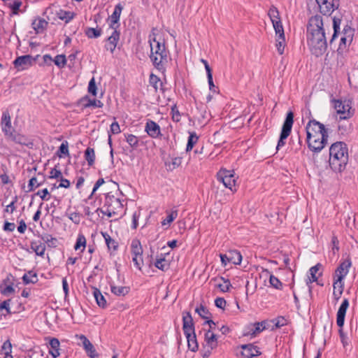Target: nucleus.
Instances as JSON below:
<instances>
[{"label":"nucleus","mask_w":358,"mask_h":358,"mask_svg":"<svg viewBox=\"0 0 358 358\" xmlns=\"http://www.w3.org/2000/svg\"><path fill=\"white\" fill-rule=\"evenodd\" d=\"M97 87L95 83V79L93 77L89 82L88 85V92L92 94L93 96H96Z\"/></svg>","instance_id":"052dcab7"},{"label":"nucleus","mask_w":358,"mask_h":358,"mask_svg":"<svg viewBox=\"0 0 358 358\" xmlns=\"http://www.w3.org/2000/svg\"><path fill=\"white\" fill-rule=\"evenodd\" d=\"M332 102L334 109L339 115L340 120H347L353 115L354 112L349 100L334 99Z\"/></svg>","instance_id":"6e6552de"},{"label":"nucleus","mask_w":358,"mask_h":358,"mask_svg":"<svg viewBox=\"0 0 358 358\" xmlns=\"http://www.w3.org/2000/svg\"><path fill=\"white\" fill-rule=\"evenodd\" d=\"M355 30L349 26H345L342 32V36L352 41Z\"/></svg>","instance_id":"864d4df0"},{"label":"nucleus","mask_w":358,"mask_h":358,"mask_svg":"<svg viewBox=\"0 0 358 358\" xmlns=\"http://www.w3.org/2000/svg\"><path fill=\"white\" fill-rule=\"evenodd\" d=\"M68 217L76 224H79L81 220V215L77 212L69 213Z\"/></svg>","instance_id":"680f3d73"},{"label":"nucleus","mask_w":358,"mask_h":358,"mask_svg":"<svg viewBox=\"0 0 358 358\" xmlns=\"http://www.w3.org/2000/svg\"><path fill=\"white\" fill-rule=\"evenodd\" d=\"M74 15V13L70 11L60 10L58 13V17L62 20H64L66 23L73 20Z\"/></svg>","instance_id":"c03bdc74"},{"label":"nucleus","mask_w":358,"mask_h":358,"mask_svg":"<svg viewBox=\"0 0 358 358\" xmlns=\"http://www.w3.org/2000/svg\"><path fill=\"white\" fill-rule=\"evenodd\" d=\"M131 255L134 256L143 255V248L138 239L134 238L132 240L131 243Z\"/></svg>","instance_id":"2f4dec72"},{"label":"nucleus","mask_w":358,"mask_h":358,"mask_svg":"<svg viewBox=\"0 0 358 358\" xmlns=\"http://www.w3.org/2000/svg\"><path fill=\"white\" fill-rule=\"evenodd\" d=\"M155 266L163 271H167L169 268L170 264L165 258L157 259L155 262Z\"/></svg>","instance_id":"a19ab883"},{"label":"nucleus","mask_w":358,"mask_h":358,"mask_svg":"<svg viewBox=\"0 0 358 358\" xmlns=\"http://www.w3.org/2000/svg\"><path fill=\"white\" fill-rule=\"evenodd\" d=\"M229 262L239 265L242 262V255L238 250H230L228 252Z\"/></svg>","instance_id":"c756f323"},{"label":"nucleus","mask_w":358,"mask_h":358,"mask_svg":"<svg viewBox=\"0 0 358 358\" xmlns=\"http://www.w3.org/2000/svg\"><path fill=\"white\" fill-rule=\"evenodd\" d=\"M306 143L310 150L321 151L327 143L328 131L325 126L315 119L308 121L306 126Z\"/></svg>","instance_id":"f03ea898"},{"label":"nucleus","mask_w":358,"mask_h":358,"mask_svg":"<svg viewBox=\"0 0 358 358\" xmlns=\"http://www.w3.org/2000/svg\"><path fill=\"white\" fill-rule=\"evenodd\" d=\"M36 195L39 196L43 201H48L50 198V193L47 188L38 191Z\"/></svg>","instance_id":"774afa93"},{"label":"nucleus","mask_w":358,"mask_h":358,"mask_svg":"<svg viewBox=\"0 0 358 358\" xmlns=\"http://www.w3.org/2000/svg\"><path fill=\"white\" fill-rule=\"evenodd\" d=\"M178 217V210H173L167 215L166 217L162 221V225H169Z\"/></svg>","instance_id":"37998d69"},{"label":"nucleus","mask_w":358,"mask_h":358,"mask_svg":"<svg viewBox=\"0 0 358 358\" xmlns=\"http://www.w3.org/2000/svg\"><path fill=\"white\" fill-rule=\"evenodd\" d=\"M48 26V22L40 17H36L31 22V27L36 34L43 32Z\"/></svg>","instance_id":"5701e85b"},{"label":"nucleus","mask_w":358,"mask_h":358,"mask_svg":"<svg viewBox=\"0 0 358 358\" xmlns=\"http://www.w3.org/2000/svg\"><path fill=\"white\" fill-rule=\"evenodd\" d=\"M126 141L131 148H136L138 145V139L135 135L127 134Z\"/></svg>","instance_id":"3c124183"},{"label":"nucleus","mask_w":358,"mask_h":358,"mask_svg":"<svg viewBox=\"0 0 358 358\" xmlns=\"http://www.w3.org/2000/svg\"><path fill=\"white\" fill-rule=\"evenodd\" d=\"M204 340L207 346L211 350L217 348V338L216 334H215L212 330L210 329L205 333Z\"/></svg>","instance_id":"b1692460"},{"label":"nucleus","mask_w":358,"mask_h":358,"mask_svg":"<svg viewBox=\"0 0 358 358\" xmlns=\"http://www.w3.org/2000/svg\"><path fill=\"white\" fill-rule=\"evenodd\" d=\"M269 283L273 288H275L276 289L282 290L283 288L282 283L280 282V280L277 277H275L273 274L270 275Z\"/></svg>","instance_id":"a18cd8bd"},{"label":"nucleus","mask_w":358,"mask_h":358,"mask_svg":"<svg viewBox=\"0 0 358 358\" xmlns=\"http://www.w3.org/2000/svg\"><path fill=\"white\" fill-rule=\"evenodd\" d=\"M294 123V113L292 111L287 113L286 118L282 124V130L280 132V138L278 141L276 150H278L280 148L285 145V140L289 136L292 131V128Z\"/></svg>","instance_id":"1a4fd4ad"},{"label":"nucleus","mask_w":358,"mask_h":358,"mask_svg":"<svg viewBox=\"0 0 358 358\" xmlns=\"http://www.w3.org/2000/svg\"><path fill=\"white\" fill-rule=\"evenodd\" d=\"M182 157H171L170 161H166L164 162L165 167L168 171H173V170L178 168L182 164Z\"/></svg>","instance_id":"393cba45"},{"label":"nucleus","mask_w":358,"mask_h":358,"mask_svg":"<svg viewBox=\"0 0 358 358\" xmlns=\"http://www.w3.org/2000/svg\"><path fill=\"white\" fill-rule=\"evenodd\" d=\"M195 312L203 319H208L210 315L207 308L202 304H200L196 308Z\"/></svg>","instance_id":"49530a36"},{"label":"nucleus","mask_w":358,"mask_h":358,"mask_svg":"<svg viewBox=\"0 0 358 358\" xmlns=\"http://www.w3.org/2000/svg\"><path fill=\"white\" fill-rule=\"evenodd\" d=\"M7 139L12 141L17 144L25 145L27 147L31 146L33 145V143L30 138H29L26 135L16 132L15 131L13 134H10V136L7 138Z\"/></svg>","instance_id":"6ab92c4d"},{"label":"nucleus","mask_w":358,"mask_h":358,"mask_svg":"<svg viewBox=\"0 0 358 358\" xmlns=\"http://www.w3.org/2000/svg\"><path fill=\"white\" fill-rule=\"evenodd\" d=\"M101 235L105 240L108 250L112 252L116 251L118 248V243L113 239L107 232L101 231Z\"/></svg>","instance_id":"a878e982"},{"label":"nucleus","mask_w":358,"mask_h":358,"mask_svg":"<svg viewBox=\"0 0 358 358\" xmlns=\"http://www.w3.org/2000/svg\"><path fill=\"white\" fill-rule=\"evenodd\" d=\"M55 64L59 69L64 68L66 64V59L64 55H57L54 59Z\"/></svg>","instance_id":"de8ad7c7"},{"label":"nucleus","mask_w":358,"mask_h":358,"mask_svg":"<svg viewBox=\"0 0 358 358\" xmlns=\"http://www.w3.org/2000/svg\"><path fill=\"white\" fill-rule=\"evenodd\" d=\"M86 247V238L83 234H78L74 249L76 250H80L81 248V252H83Z\"/></svg>","instance_id":"4c0bfd02"},{"label":"nucleus","mask_w":358,"mask_h":358,"mask_svg":"<svg viewBox=\"0 0 358 358\" xmlns=\"http://www.w3.org/2000/svg\"><path fill=\"white\" fill-rule=\"evenodd\" d=\"M110 290L113 294L116 296H125L129 292V287L125 286H115L112 285L110 287Z\"/></svg>","instance_id":"f704fd0d"},{"label":"nucleus","mask_w":358,"mask_h":358,"mask_svg":"<svg viewBox=\"0 0 358 358\" xmlns=\"http://www.w3.org/2000/svg\"><path fill=\"white\" fill-rule=\"evenodd\" d=\"M62 176V174L61 171L57 169L56 166L55 168L52 169L50 171L49 178L50 179H59Z\"/></svg>","instance_id":"69168bd1"},{"label":"nucleus","mask_w":358,"mask_h":358,"mask_svg":"<svg viewBox=\"0 0 358 358\" xmlns=\"http://www.w3.org/2000/svg\"><path fill=\"white\" fill-rule=\"evenodd\" d=\"M149 83L151 86L154 87L155 91L157 92L159 88V83H160V79L156 75L151 73L149 78Z\"/></svg>","instance_id":"6e6d98bb"},{"label":"nucleus","mask_w":358,"mask_h":358,"mask_svg":"<svg viewBox=\"0 0 358 358\" xmlns=\"http://www.w3.org/2000/svg\"><path fill=\"white\" fill-rule=\"evenodd\" d=\"M93 295L99 307L105 308L107 306L106 300L99 289L93 287Z\"/></svg>","instance_id":"c85d7f7f"},{"label":"nucleus","mask_w":358,"mask_h":358,"mask_svg":"<svg viewBox=\"0 0 358 358\" xmlns=\"http://www.w3.org/2000/svg\"><path fill=\"white\" fill-rule=\"evenodd\" d=\"M34 61V59L31 55H23L17 57L13 61V65L15 68L17 69V71H23L30 67L32 65Z\"/></svg>","instance_id":"4468645a"},{"label":"nucleus","mask_w":358,"mask_h":358,"mask_svg":"<svg viewBox=\"0 0 358 358\" xmlns=\"http://www.w3.org/2000/svg\"><path fill=\"white\" fill-rule=\"evenodd\" d=\"M266 322L265 321L248 324L244 328L243 335L244 336L255 337L266 329Z\"/></svg>","instance_id":"ddd939ff"},{"label":"nucleus","mask_w":358,"mask_h":358,"mask_svg":"<svg viewBox=\"0 0 358 358\" xmlns=\"http://www.w3.org/2000/svg\"><path fill=\"white\" fill-rule=\"evenodd\" d=\"M217 180L221 182L225 187L232 192H236L234 188L236 185V178L234 171L221 169L217 174Z\"/></svg>","instance_id":"9b49d317"},{"label":"nucleus","mask_w":358,"mask_h":358,"mask_svg":"<svg viewBox=\"0 0 358 358\" xmlns=\"http://www.w3.org/2000/svg\"><path fill=\"white\" fill-rule=\"evenodd\" d=\"M43 240L46 243L48 246L55 247L57 242V239L52 237L51 235H47L43 238Z\"/></svg>","instance_id":"338daca9"},{"label":"nucleus","mask_w":358,"mask_h":358,"mask_svg":"<svg viewBox=\"0 0 358 358\" xmlns=\"http://www.w3.org/2000/svg\"><path fill=\"white\" fill-rule=\"evenodd\" d=\"M182 330L187 341L188 348L192 352L197 351L199 345L196 337L193 318L189 312L182 313Z\"/></svg>","instance_id":"423d86ee"},{"label":"nucleus","mask_w":358,"mask_h":358,"mask_svg":"<svg viewBox=\"0 0 358 358\" xmlns=\"http://www.w3.org/2000/svg\"><path fill=\"white\" fill-rule=\"evenodd\" d=\"M84 157L87 162L88 166H93L96 158L94 149L90 147L87 148V149L85 150Z\"/></svg>","instance_id":"473e14b6"},{"label":"nucleus","mask_w":358,"mask_h":358,"mask_svg":"<svg viewBox=\"0 0 358 358\" xmlns=\"http://www.w3.org/2000/svg\"><path fill=\"white\" fill-rule=\"evenodd\" d=\"M1 352L4 355L11 354L12 345L9 340L6 341L1 346Z\"/></svg>","instance_id":"13d9d810"},{"label":"nucleus","mask_w":358,"mask_h":358,"mask_svg":"<svg viewBox=\"0 0 358 358\" xmlns=\"http://www.w3.org/2000/svg\"><path fill=\"white\" fill-rule=\"evenodd\" d=\"M22 280L24 284H34L38 281V277L35 272L33 271H29L27 273H24L22 276Z\"/></svg>","instance_id":"72a5a7b5"},{"label":"nucleus","mask_w":358,"mask_h":358,"mask_svg":"<svg viewBox=\"0 0 358 358\" xmlns=\"http://www.w3.org/2000/svg\"><path fill=\"white\" fill-rule=\"evenodd\" d=\"M79 340L82 343L83 347L87 355L91 358H97V354L94 346L85 335H80Z\"/></svg>","instance_id":"a211bd4d"},{"label":"nucleus","mask_w":358,"mask_h":358,"mask_svg":"<svg viewBox=\"0 0 358 358\" xmlns=\"http://www.w3.org/2000/svg\"><path fill=\"white\" fill-rule=\"evenodd\" d=\"M155 28H152L149 35L150 46V59L153 65L159 71H165V65L168 62V51L166 50L164 43L157 41L155 34Z\"/></svg>","instance_id":"7ed1b4c3"},{"label":"nucleus","mask_w":358,"mask_h":358,"mask_svg":"<svg viewBox=\"0 0 358 358\" xmlns=\"http://www.w3.org/2000/svg\"><path fill=\"white\" fill-rule=\"evenodd\" d=\"M350 266L351 261L350 259H346L341 262L335 271L334 278H337V281L344 280L349 272V268Z\"/></svg>","instance_id":"2eb2a0df"},{"label":"nucleus","mask_w":358,"mask_h":358,"mask_svg":"<svg viewBox=\"0 0 358 358\" xmlns=\"http://www.w3.org/2000/svg\"><path fill=\"white\" fill-rule=\"evenodd\" d=\"M348 162V149L344 142L333 143L329 148V166L335 172H341Z\"/></svg>","instance_id":"20e7f679"},{"label":"nucleus","mask_w":358,"mask_h":358,"mask_svg":"<svg viewBox=\"0 0 358 358\" xmlns=\"http://www.w3.org/2000/svg\"><path fill=\"white\" fill-rule=\"evenodd\" d=\"M215 282V287H217L222 292H227L232 287L231 283L229 279L222 276H218L212 279Z\"/></svg>","instance_id":"412c9836"},{"label":"nucleus","mask_w":358,"mask_h":358,"mask_svg":"<svg viewBox=\"0 0 358 358\" xmlns=\"http://www.w3.org/2000/svg\"><path fill=\"white\" fill-rule=\"evenodd\" d=\"M268 15L272 22L276 36H285L284 28L278 9L275 6H271L268 11Z\"/></svg>","instance_id":"9d476101"},{"label":"nucleus","mask_w":358,"mask_h":358,"mask_svg":"<svg viewBox=\"0 0 358 358\" xmlns=\"http://www.w3.org/2000/svg\"><path fill=\"white\" fill-rule=\"evenodd\" d=\"M351 43V41L341 36L340 39V43L338 48V52H343L346 49L347 46L350 45Z\"/></svg>","instance_id":"603ef678"},{"label":"nucleus","mask_w":358,"mask_h":358,"mask_svg":"<svg viewBox=\"0 0 358 358\" xmlns=\"http://www.w3.org/2000/svg\"><path fill=\"white\" fill-rule=\"evenodd\" d=\"M318 4L320 11L324 15H330L338 8V0H315Z\"/></svg>","instance_id":"f8f14e48"},{"label":"nucleus","mask_w":358,"mask_h":358,"mask_svg":"<svg viewBox=\"0 0 358 358\" xmlns=\"http://www.w3.org/2000/svg\"><path fill=\"white\" fill-rule=\"evenodd\" d=\"M82 101L85 102L83 104L85 108H102L103 106V103L101 101L95 99H91L87 96L83 97Z\"/></svg>","instance_id":"7c9ffc66"},{"label":"nucleus","mask_w":358,"mask_h":358,"mask_svg":"<svg viewBox=\"0 0 358 358\" xmlns=\"http://www.w3.org/2000/svg\"><path fill=\"white\" fill-rule=\"evenodd\" d=\"M243 351L241 355L244 358H253L257 357L262 354L259 348L254 344H245L241 345Z\"/></svg>","instance_id":"dca6fc26"},{"label":"nucleus","mask_w":358,"mask_h":358,"mask_svg":"<svg viewBox=\"0 0 358 358\" xmlns=\"http://www.w3.org/2000/svg\"><path fill=\"white\" fill-rule=\"evenodd\" d=\"M101 29L88 27L85 29V34L89 38H96L101 35Z\"/></svg>","instance_id":"ea45409f"},{"label":"nucleus","mask_w":358,"mask_h":358,"mask_svg":"<svg viewBox=\"0 0 358 358\" xmlns=\"http://www.w3.org/2000/svg\"><path fill=\"white\" fill-rule=\"evenodd\" d=\"M324 22L319 15L312 16L307 24V42L310 52L316 57L322 56L327 50Z\"/></svg>","instance_id":"f257e3e1"},{"label":"nucleus","mask_w":358,"mask_h":358,"mask_svg":"<svg viewBox=\"0 0 358 358\" xmlns=\"http://www.w3.org/2000/svg\"><path fill=\"white\" fill-rule=\"evenodd\" d=\"M145 131L152 138H157L162 136L160 127L151 120L146 122Z\"/></svg>","instance_id":"f3484780"},{"label":"nucleus","mask_w":358,"mask_h":358,"mask_svg":"<svg viewBox=\"0 0 358 358\" xmlns=\"http://www.w3.org/2000/svg\"><path fill=\"white\" fill-rule=\"evenodd\" d=\"M340 24H341V20L339 19H336V18L333 19L334 34L330 40V45L332 44V43L334 42V41L335 40V38L337 36V34L340 29Z\"/></svg>","instance_id":"09e8293b"},{"label":"nucleus","mask_w":358,"mask_h":358,"mask_svg":"<svg viewBox=\"0 0 358 358\" xmlns=\"http://www.w3.org/2000/svg\"><path fill=\"white\" fill-rule=\"evenodd\" d=\"M22 5V2L18 0L14 1L12 3L9 4V7L12 10L13 15H17L19 12V9Z\"/></svg>","instance_id":"bf43d9fd"},{"label":"nucleus","mask_w":358,"mask_h":358,"mask_svg":"<svg viewBox=\"0 0 358 358\" xmlns=\"http://www.w3.org/2000/svg\"><path fill=\"white\" fill-rule=\"evenodd\" d=\"M132 262L136 268L138 270L141 269V266L143 265V257L142 255L134 256L132 255Z\"/></svg>","instance_id":"e2e57ef3"},{"label":"nucleus","mask_w":358,"mask_h":358,"mask_svg":"<svg viewBox=\"0 0 358 358\" xmlns=\"http://www.w3.org/2000/svg\"><path fill=\"white\" fill-rule=\"evenodd\" d=\"M349 307V301L348 299H344L338 310L336 314V324L339 327L338 334L341 338V341L343 343V346L345 347L348 345V336L343 332V327L345 322V317L347 312V310Z\"/></svg>","instance_id":"0eeeda50"},{"label":"nucleus","mask_w":358,"mask_h":358,"mask_svg":"<svg viewBox=\"0 0 358 358\" xmlns=\"http://www.w3.org/2000/svg\"><path fill=\"white\" fill-rule=\"evenodd\" d=\"M334 289H338V296H341L343 292L344 288V282L343 280H341V281H337V278H334V283H333Z\"/></svg>","instance_id":"4d7b16f0"},{"label":"nucleus","mask_w":358,"mask_h":358,"mask_svg":"<svg viewBox=\"0 0 358 358\" xmlns=\"http://www.w3.org/2000/svg\"><path fill=\"white\" fill-rule=\"evenodd\" d=\"M199 137L195 132L189 133L186 146V152H189L192 150L194 145L197 143Z\"/></svg>","instance_id":"58836bf2"},{"label":"nucleus","mask_w":358,"mask_h":358,"mask_svg":"<svg viewBox=\"0 0 358 358\" xmlns=\"http://www.w3.org/2000/svg\"><path fill=\"white\" fill-rule=\"evenodd\" d=\"M31 249L40 257H43L45 251V245L40 241H32L30 245Z\"/></svg>","instance_id":"cd10ccee"},{"label":"nucleus","mask_w":358,"mask_h":358,"mask_svg":"<svg viewBox=\"0 0 358 358\" xmlns=\"http://www.w3.org/2000/svg\"><path fill=\"white\" fill-rule=\"evenodd\" d=\"M120 33L117 29H114L110 36L107 39V43L105 45V48L109 50L110 53H113L117 43L120 40Z\"/></svg>","instance_id":"aec40b11"},{"label":"nucleus","mask_w":358,"mask_h":358,"mask_svg":"<svg viewBox=\"0 0 358 358\" xmlns=\"http://www.w3.org/2000/svg\"><path fill=\"white\" fill-rule=\"evenodd\" d=\"M1 124L2 131L3 132L6 138L10 136V134H13L15 131V130L12 127L11 122L4 123V124Z\"/></svg>","instance_id":"8fccbe9b"},{"label":"nucleus","mask_w":358,"mask_h":358,"mask_svg":"<svg viewBox=\"0 0 358 358\" xmlns=\"http://www.w3.org/2000/svg\"><path fill=\"white\" fill-rule=\"evenodd\" d=\"M57 155L62 158L63 157L62 155L69 156V143L66 141H64L62 142V143L60 145L57 152Z\"/></svg>","instance_id":"79ce46f5"},{"label":"nucleus","mask_w":358,"mask_h":358,"mask_svg":"<svg viewBox=\"0 0 358 358\" xmlns=\"http://www.w3.org/2000/svg\"><path fill=\"white\" fill-rule=\"evenodd\" d=\"M322 267V264L318 263L314 266H312L309 269V273L310 275V277L308 278V280L306 282V284L308 285L310 283H312L313 282H316L317 280V277L316 276V273L319 271V269Z\"/></svg>","instance_id":"c9c22d12"},{"label":"nucleus","mask_w":358,"mask_h":358,"mask_svg":"<svg viewBox=\"0 0 358 358\" xmlns=\"http://www.w3.org/2000/svg\"><path fill=\"white\" fill-rule=\"evenodd\" d=\"M123 10V6L119 3H117L114 8L113 13L111 14L110 16H109V20H110V27L112 29H116L114 27V25L115 24H117L120 21V15L122 13V11Z\"/></svg>","instance_id":"4be33fe9"},{"label":"nucleus","mask_w":358,"mask_h":358,"mask_svg":"<svg viewBox=\"0 0 358 358\" xmlns=\"http://www.w3.org/2000/svg\"><path fill=\"white\" fill-rule=\"evenodd\" d=\"M275 47L277 48L278 52L280 55H282L284 53L285 47V36H278L275 37Z\"/></svg>","instance_id":"e433bc0d"},{"label":"nucleus","mask_w":358,"mask_h":358,"mask_svg":"<svg viewBox=\"0 0 358 358\" xmlns=\"http://www.w3.org/2000/svg\"><path fill=\"white\" fill-rule=\"evenodd\" d=\"M98 210L108 217L121 216L124 213V206L120 198L109 192L104 194L102 207L98 208L96 211Z\"/></svg>","instance_id":"39448f33"},{"label":"nucleus","mask_w":358,"mask_h":358,"mask_svg":"<svg viewBox=\"0 0 358 358\" xmlns=\"http://www.w3.org/2000/svg\"><path fill=\"white\" fill-rule=\"evenodd\" d=\"M0 290L1 293L3 295L7 296L13 294L15 292V289L13 288V285H0Z\"/></svg>","instance_id":"5fc2aeb1"},{"label":"nucleus","mask_w":358,"mask_h":358,"mask_svg":"<svg viewBox=\"0 0 358 358\" xmlns=\"http://www.w3.org/2000/svg\"><path fill=\"white\" fill-rule=\"evenodd\" d=\"M59 341L56 338H52L49 341L50 350L49 353L56 358L59 355Z\"/></svg>","instance_id":"bb28decb"},{"label":"nucleus","mask_w":358,"mask_h":358,"mask_svg":"<svg viewBox=\"0 0 358 358\" xmlns=\"http://www.w3.org/2000/svg\"><path fill=\"white\" fill-rule=\"evenodd\" d=\"M121 132L120 125L117 122L115 121L110 124V131L108 134H118Z\"/></svg>","instance_id":"0e129e2a"}]
</instances>
